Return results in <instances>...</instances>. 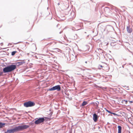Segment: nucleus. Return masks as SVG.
<instances>
[{
  "mask_svg": "<svg viewBox=\"0 0 133 133\" xmlns=\"http://www.w3.org/2000/svg\"><path fill=\"white\" fill-rule=\"evenodd\" d=\"M16 66L15 65H12L8 66L3 69V72L4 73L8 72H11L16 68Z\"/></svg>",
  "mask_w": 133,
  "mask_h": 133,
  "instance_id": "obj_1",
  "label": "nucleus"
},
{
  "mask_svg": "<svg viewBox=\"0 0 133 133\" xmlns=\"http://www.w3.org/2000/svg\"><path fill=\"white\" fill-rule=\"evenodd\" d=\"M29 126L26 125H20L16 127L14 129L15 132L22 130L24 129L29 128Z\"/></svg>",
  "mask_w": 133,
  "mask_h": 133,
  "instance_id": "obj_2",
  "label": "nucleus"
},
{
  "mask_svg": "<svg viewBox=\"0 0 133 133\" xmlns=\"http://www.w3.org/2000/svg\"><path fill=\"white\" fill-rule=\"evenodd\" d=\"M24 105L25 107H27L34 106L35 103L33 102L29 101L28 102L25 103Z\"/></svg>",
  "mask_w": 133,
  "mask_h": 133,
  "instance_id": "obj_3",
  "label": "nucleus"
},
{
  "mask_svg": "<svg viewBox=\"0 0 133 133\" xmlns=\"http://www.w3.org/2000/svg\"><path fill=\"white\" fill-rule=\"evenodd\" d=\"M61 88L59 85H56L53 87L52 88L49 89V90L50 91H53L55 90H57L58 91H59L61 90Z\"/></svg>",
  "mask_w": 133,
  "mask_h": 133,
  "instance_id": "obj_4",
  "label": "nucleus"
},
{
  "mask_svg": "<svg viewBox=\"0 0 133 133\" xmlns=\"http://www.w3.org/2000/svg\"><path fill=\"white\" fill-rule=\"evenodd\" d=\"M45 121V119L43 118H39L36 121L35 123L36 124H39L44 122Z\"/></svg>",
  "mask_w": 133,
  "mask_h": 133,
  "instance_id": "obj_5",
  "label": "nucleus"
},
{
  "mask_svg": "<svg viewBox=\"0 0 133 133\" xmlns=\"http://www.w3.org/2000/svg\"><path fill=\"white\" fill-rule=\"evenodd\" d=\"M98 118L97 116V115L94 114H93V119L95 122H96L97 121Z\"/></svg>",
  "mask_w": 133,
  "mask_h": 133,
  "instance_id": "obj_6",
  "label": "nucleus"
},
{
  "mask_svg": "<svg viewBox=\"0 0 133 133\" xmlns=\"http://www.w3.org/2000/svg\"><path fill=\"white\" fill-rule=\"evenodd\" d=\"M15 132L14 128L12 129L8 130L5 133H12Z\"/></svg>",
  "mask_w": 133,
  "mask_h": 133,
  "instance_id": "obj_7",
  "label": "nucleus"
},
{
  "mask_svg": "<svg viewBox=\"0 0 133 133\" xmlns=\"http://www.w3.org/2000/svg\"><path fill=\"white\" fill-rule=\"evenodd\" d=\"M127 32L129 33H131L132 31V29L130 28L129 26L127 27Z\"/></svg>",
  "mask_w": 133,
  "mask_h": 133,
  "instance_id": "obj_8",
  "label": "nucleus"
},
{
  "mask_svg": "<svg viewBox=\"0 0 133 133\" xmlns=\"http://www.w3.org/2000/svg\"><path fill=\"white\" fill-rule=\"evenodd\" d=\"M118 133H121V127L119 125H118Z\"/></svg>",
  "mask_w": 133,
  "mask_h": 133,
  "instance_id": "obj_9",
  "label": "nucleus"
},
{
  "mask_svg": "<svg viewBox=\"0 0 133 133\" xmlns=\"http://www.w3.org/2000/svg\"><path fill=\"white\" fill-rule=\"evenodd\" d=\"M5 125V124L4 123H0V128H2L4 127Z\"/></svg>",
  "mask_w": 133,
  "mask_h": 133,
  "instance_id": "obj_10",
  "label": "nucleus"
},
{
  "mask_svg": "<svg viewBox=\"0 0 133 133\" xmlns=\"http://www.w3.org/2000/svg\"><path fill=\"white\" fill-rule=\"evenodd\" d=\"M88 104V103L87 102L84 101L83 102L82 104V106H84L86 105H87Z\"/></svg>",
  "mask_w": 133,
  "mask_h": 133,
  "instance_id": "obj_11",
  "label": "nucleus"
},
{
  "mask_svg": "<svg viewBox=\"0 0 133 133\" xmlns=\"http://www.w3.org/2000/svg\"><path fill=\"white\" fill-rule=\"evenodd\" d=\"M24 63V62H18L17 63H16V64H18V65H22Z\"/></svg>",
  "mask_w": 133,
  "mask_h": 133,
  "instance_id": "obj_12",
  "label": "nucleus"
},
{
  "mask_svg": "<svg viewBox=\"0 0 133 133\" xmlns=\"http://www.w3.org/2000/svg\"><path fill=\"white\" fill-rule=\"evenodd\" d=\"M17 52V51H13L11 53V55H15V54Z\"/></svg>",
  "mask_w": 133,
  "mask_h": 133,
  "instance_id": "obj_13",
  "label": "nucleus"
},
{
  "mask_svg": "<svg viewBox=\"0 0 133 133\" xmlns=\"http://www.w3.org/2000/svg\"><path fill=\"white\" fill-rule=\"evenodd\" d=\"M111 114H113L114 115H116V116H118V115H117L115 113H112V112H111Z\"/></svg>",
  "mask_w": 133,
  "mask_h": 133,
  "instance_id": "obj_14",
  "label": "nucleus"
},
{
  "mask_svg": "<svg viewBox=\"0 0 133 133\" xmlns=\"http://www.w3.org/2000/svg\"><path fill=\"white\" fill-rule=\"evenodd\" d=\"M105 110H106V111L107 112H108V113H111V112H110V111H109L107 110V109H105Z\"/></svg>",
  "mask_w": 133,
  "mask_h": 133,
  "instance_id": "obj_15",
  "label": "nucleus"
},
{
  "mask_svg": "<svg viewBox=\"0 0 133 133\" xmlns=\"http://www.w3.org/2000/svg\"><path fill=\"white\" fill-rule=\"evenodd\" d=\"M2 74V73L0 72V76H1Z\"/></svg>",
  "mask_w": 133,
  "mask_h": 133,
  "instance_id": "obj_16",
  "label": "nucleus"
},
{
  "mask_svg": "<svg viewBox=\"0 0 133 133\" xmlns=\"http://www.w3.org/2000/svg\"><path fill=\"white\" fill-rule=\"evenodd\" d=\"M130 103H132V101H130Z\"/></svg>",
  "mask_w": 133,
  "mask_h": 133,
  "instance_id": "obj_17",
  "label": "nucleus"
},
{
  "mask_svg": "<svg viewBox=\"0 0 133 133\" xmlns=\"http://www.w3.org/2000/svg\"><path fill=\"white\" fill-rule=\"evenodd\" d=\"M59 4H59V3H58V5H59Z\"/></svg>",
  "mask_w": 133,
  "mask_h": 133,
  "instance_id": "obj_18",
  "label": "nucleus"
},
{
  "mask_svg": "<svg viewBox=\"0 0 133 133\" xmlns=\"http://www.w3.org/2000/svg\"><path fill=\"white\" fill-rule=\"evenodd\" d=\"M85 63H87V61H85Z\"/></svg>",
  "mask_w": 133,
  "mask_h": 133,
  "instance_id": "obj_19",
  "label": "nucleus"
}]
</instances>
